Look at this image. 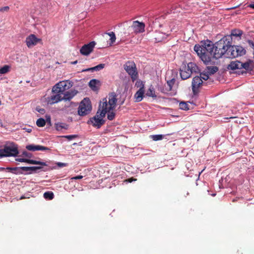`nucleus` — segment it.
Returning a JSON list of instances; mask_svg holds the SVG:
<instances>
[{
	"instance_id": "obj_1",
	"label": "nucleus",
	"mask_w": 254,
	"mask_h": 254,
	"mask_svg": "<svg viewBox=\"0 0 254 254\" xmlns=\"http://www.w3.org/2000/svg\"><path fill=\"white\" fill-rule=\"evenodd\" d=\"M194 50L205 64L211 62V57H213L214 44L210 41L201 42L200 44L195 45Z\"/></svg>"
},
{
	"instance_id": "obj_2",
	"label": "nucleus",
	"mask_w": 254,
	"mask_h": 254,
	"mask_svg": "<svg viewBox=\"0 0 254 254\" xmlns=\"http://www.w3.org/2000/svg\"><path fill=\"white\" fill-rule=\"evenodd\" d=\"M107 111V100L106 98H104L102 102H101L99 104V110L96 115L91 119L88 122L97 128H100L105 123L103 118L105 116Z\"/></svg>"
},
{
	"instance_id": "obj_3",
	"label": "nucleus",
	"mask_w": 254,
	"mask_h": 254,
	"mask_svg": "<svg viewBox=\"0 0 254 254\" xmlns=\"http://www.w3.org/2000/svg\"><path fill=\"white\" fill-rule=\"evenodd\" d=\"M232 40L229 36H226L216 42L214 44V52L213 58L217 59L226 54L228 48L230 46V41Z\"/></svg>"
},
{
	"instance_id": "obj_4",
	"label": "nucleus",
	"mask_w": 254,
	"mask_h": 254,
	"mask_svg": "<svg viewBox=\"0 0 254 254\" xmlns=\"http://www.w3.org/2000/svg\"><path fill=\"white\" fill-rule=\"evenodd\" d=\"M252 62L251 61H248L244 63L239 61H234L230 62L228 65L227 68L229 70H235L237 69H245L247 70L251 69V64Z\"/></svg>"
},
{
	"instance_id": "obj_5",
	"label": "nucleus",
	"mask_w": 254,
	"mask_h": 254,
	"mask_svg": "<svg viewBox=\"0 0 254 254\" xmlns=\"http://www.w3.org/2000/svg\"><path fill=\"white\" fill-rule=\"evenodd\" d=\"M72 86V83L68 80L60 81L53 87L52 91L54 93H61L62 94L68 90Z\"/></svg>"
},
{
	"instance_id": "obj_6",
	"label": "nucleus",
	"mask_w": 254,
	"mask_h": 254,
	"mask_svg": "<svg viewBox=\"0 0 254 254\" xmlns=\"http://www.w3.org/2000/svg\"><path fill=\"white\" fill-rule=\"evenodd\" d=\"M124 69L130 76L133 81L135 80L137 78V71L136 65L133 62L128 61L124 65Z\"/></svg>"
},
{
	"instance_id": "obj_7",
	"label": "nucleus",
	"mask_w": 254,
	"mask_h": 254,
	"mask_svg": "<svg viewBox=\"0 0 254 254\" xmlns=\"http://www.w3.org/2000/svg\"><path fill=\"white\" fill-rule=\"evenodd\" d=\"M91 110V105L89 99L88 98H84L80 104L78 113L80 116H85L88 114Z\"/></svg>"
},
{
	"instance_id": "obj_8",
	"label": "nucleus",
	"mask_w": 254,
	"mask_h": 254,
	"mask_svg": "<svg viewBox=\"0 0 254 254\" xmlns=\"http://www.w3.org/2000/svg\"><path fill=\"white\" fill-rule=\"evenodd\" d=\"M18 153L17 147L13 145L5 146L4 148L0 149V157L5 156H15Z\"/></svg>"
},
{
	"instance_id": "obj_9",
	"label": "nucleus",
	"mask_w": 254,
	"mask_h": 254,
	"mask_svg": "<svg viewBox=\"0 0 254 254\" xmlns=\"http://www.w3.org/2000/svg\"><path fill=\"white\" fill-rule=\"evenodd\" d=\"M95 44L96 43L94 41H92L87 44L84 45L80 49V51L81 54L85 56L88 55L92 52Z\"/></svg>"
},
{
	"instance_id": "obj_10",
	"label": "nucleus",
	"mask_w": 254,
	"mask_h": 254,
	"mask_svg": "<svg viewBox=\"0 0 254 254\" xmlns=\"http://www.w3.org/2000/svg\"><path fill=\"white\" fill-rule=\"evenodd\" d=\"M203 81L199 76H195L192 79L191 86L192 90L195 94L198 92L199 88L202 85Z\"/></svg>"
},
{
	"instance_id": "obj_11",
	"label": "nucleus",
	"mask_w": 254,
	"mask_h": 254,
	"mask_svg": "<svg viewBox=\"0 0 254 254\" xmlns=\"http://www.w3.org/2000/svg\"><path fill=\"white\" fill-rule=\"evenodd\" d=\"M41 40L34 34H30L26 39V43L28 48H32L36 45Z\"/></svg>"
},
{
	"instance_id": "obj_12",
	"label": "nucleus",
	"mask_w": 254,
	"mask_h": 254,
	"mask_svg": "<svg viewBox=\"0 0 254 254\" xmlns=\"http://www.w3.org/2000/svg\"><path fill=\"white\" fill-rule=\"evenodd\" d=\"M131 27L134 32L141 33L144 31L145 24L143 22L135 21L133 22Z\"/></svg>"
},
{
	"instance_id": "obj_13",
	"label": "nucleus",
	"mask_w": 254,
	"mask_h": 254,
	"mask_svg": "<svg viewBox=\"0 0 254 254\" xmlns=\"http://www.w3.org/2000/svg\"><path fill=\"white\" fill-rule=\"evenodd\" d=\"M117 101L116 95L115 93L113 92L109 95V101L108 105V109L109 110H113L115 109Z\"/></svg>"
},
{
	"instance_id": "obj_14",
	"label": "nucleus",
	"mask_w": 254,
	"mask_h": 254,
	"mask_svg": "<svg viewBox=\"0 0 254 254\" xmlns=\"http://www.w3.org/2000/svg\"><path fill=\"white\" fill-rule=\"evenodd\" d=\"M26 148L27 150L32 151H49L50 149L48 147L40 145L30 144L27 145Z\"/></svg>"
},
{
	"instance_id": "obj_15",
	"label": "nucleus",
	"mask_w": 254,
	"mask_h": 254,
	"mask_svg": "<svg viewBox=\"0 0 254 254\" xmlns=\"http://www.w3.org/2000/svg\"><path fill=\"white\" fill-rule=\"evenodd\" d=\"M231 40L230 41V46H229L228 50L226 54V57L229 58H234L238 57V53H237L235 46L231 45Z\"/></svg>"
},
{
	"instance_id": "obj_16",
	"label": "nucleus",
	"mask_w": 254,
	"mask_h": 254,
	"mask_svg": "<svg viewBox=\"0 0 254 254\" xmlns=\"http://www.w3.org/2000/svg\"><path fill=\"white\" fill-rule=\"evenodd\" d=\"M144 94V84L141 82L140 83V87L139 90L136 92L134 95V98L135 102H138L141 101L142 99Z\"/></svg>"
},
{
	"instance_id": "obj_17",
	"label": "nucleus",
	"mask_w": 254,
	"mask_h": 254,
	"mask_svg": "<svg viewBox=\"0 0 254 254\" xmlns=\"http://www.w3.org/2000/svg\"><path fill=\"white\" fill-rule=\"evenodd\" d=\"M77 91L75 90H71L68 91H65L62 93V97L63 100H70L76 94Z\"/></svg>"
},
{
	"instance_id": "obj_18",
	"label": "nucleus",
	"mask_w": 254,
	"mask_h": 254,
	"mask_svg": "<svg viewBox=\"0 0 254 254\" xmlns=\"http://www.w3.org/2000/svg\"><path fill=\"white\" fill-rule=\"evenodd\" d=\"M180 73L181 78L183 80L190 78L191 76V71H190L187 68V66H184L180 69Z\"/></svg>"
},
{
	"instance_id": "obj_19",
	"label": "nucleus",
	"mask_w": 254,
	"mask_h": 254,
	"mask_svg": "<svg viewBox=\"0 0 254 254\" xmlns=\"http://www.w3.org/2000/svg\"><path fill=\"white\" fill-rule=\"evenodd\" d=\"M56 94L52 95L49 100V102L51 104H55L63 100L62 94L61 93H55Z\"/></svg>"
},
{
	"instance_id": "obj_20",
	"label": "nucleus",
	"mask_w": 254,
	"mask_h": 254,
	"mask_svg": "<svg viewBox=\"0 0 254 254\" xmlns=\"http://www.w3.org/2000/svg\"><path fill=\"white\" fill-rule=\"evenodd\" d=\"M23 167H14V168H10V167H7L6 168H0V171H3L5 169L7 170L8 172H11L15 174H21L23 173V170L22 169Z\"/></svg>"
},
{
	"instance_id": "obj_21",
	"label": "nucleus",
	"mask_w": 254,
	"mask_h": 254,
	"mask_svg": "<svg viewBox=\"0 0 254 254\" xmlns=\"http://www.w3.org/2000/svg\"><path fill=\"white\" fill-rule=\"evenodd\" d=\"M187 68L190 71H191V74L193 73H197L200 71L198 66L193 63H189L187 65Z\"/></svg>"
},
{
	"instance_id": "obj_22",
	"label": "nucleus",
	"mask_w": 254,
	"mask_h": 254,
	"mask_svg": "<svg viewBox=\"0 0 254 254\" xmlns=\"http://www.w3.org/2000/svg\"><path fill=\"white\" fill-rule=\"evenodd\" d=\"M99 80L93 79L91 80L89 82V86L92 90H96L97 89V85L99 84Z\"/></svg>"
},
{
	"instance_id": "obj_23",
	"label": "nucleus",
	"mask_w": 254,
	"mask_h": 254,
	"mask_svg": "<svg viewBox=\"0 0 254 254\" xmlns=\"http://www.w3.org/2000/svg\"><path fill=\"white\" fill-rule=\"evenodd\" d=\"M55 127L57 130L61 131L63 129H67L68 126L65 123H57L55 124Z\"/></svg>"
},
{
	"instance_id": "obj_24",
	"label": "nucleus",
	"mask_w": 254,
	"mask_h": 254,
	"mask_svg": "<svg viewBox=\"0 0 254 254\" xmlns=\"http://www.w3.org/2000/svg\"><path fill=\"white\" fill-rule=\"evenodd\" d=\"M105 67V64H101L94 67L89 68L88 69L84 70L83 71H99Z\"/></svg>"
},
{
	"instance_id": "obj_25",
	"label": "nucleus",
	"mask_w": 254,
	"mask_h": 254,
	"mask_svg": "<svg viewBox=\"0 0 254 254\" xmlns=\"http://www.w3.org/2000/svg\"><path fill=\"white\" fill-rule=\"evenodd\" d=\"M235 47L236 49L237 53H238V57L244 55L246 54V51L243 47L239 46H235Z\"/></svg>"
},
{
	"instance_id": "obj_26",
	"label": "nucleus",
	"mask_w": 254,
	"mask_h": 254,
	"mask_svg": "<svg viewBox=\"0 0 254 254\" xmlns=\"http://www.w3.org/2000/svg\"><path fill=\"white\" fill-rule=\"evenodd\" d=\"M218 70V68L217 66H207L206 72L209 74V75H211L216 72Z\"/></svg>"
},
{
	"instance_id": "obj_27",
	"label": "nucleus",
	"mask_w": 254,
	"mask_h": 254,
	"mask_svg": "<svg viewBox=\"0 0 254 254\" xmlns=\"http://www.w3.org/2000/svg\"><path fill=\"white\" fill-rule=\"evenodd\" d=\"M41 167L34 166V167H23L22 169L24 171H31L32 172H35L37 170L41 169Z\"/></svg>"
},
{
	"instance_id": "obj_28",
	"label": "nucleus",
	"mask_w": 254,
	"mask_h": 254,
	"mask_svg": "<svg viewBox=\"0 0 254 254\" xmlns=\"http://www.w3.org/2000/svg\"><path fill=\"white\" fill-rule=\"evenodd\" d=\"M26 163H27L28 164H39V165H41L42 166H47V164L45 162L37 161L28 159H27Z\"/></svg>"
},
{
	"instance_id": "obj_29",
	"label": "nucleus",
	"mask_w": 254,
	"mask_h": 254,
	"mask_svg": "<svg viewBox=\"0 0 254 254\" xmlns=\"http://www.w3.org/2000/svg\"><path fill=\"white\" fill-rule=\"evenodd\" d=\"M163 38V34L160 32H156L154 35L155 41L156 42H161Z\"/></svg>"
},
{
	"instance_id": "obj_30",
	"label": "nucleus",
	"mask_w": 254,
	"mask_h": 254,
	"mask_svg": "<svg viewBox=\"0 0 254 254\" xmlns=\"http://www.w3.org/2000/svg\"><path fill=\"white\" fill-rule=\"evenodd\" d=\"M107 108H108V105L107 104ZM111 110H109V109H108V111L107 113V118L108 120L112 121L113 120L115 116V113L113 111H111Z\"/></svg>"
},
{
	"instance_id": "obj_31",
	"label": "nucleus",
	"mask_w": 254,
	"mask_h": 254,
	"mask_svg": "<svg viewBox=\"0 0 254 254\" xmlns=\"http://www.w3.org/2000/svg\"><path fill=\"white\" fill-rule=\"evenodd\" d=\"M146 95L149 97H156V96L155 94V90L153 87H150L147 91L146 93Z\"/></svg>"
},
{
	"instance_id": "obj_32",
	"label": "nucleus",
	"mask_w": 254,
	"mask_h": 254,
	"mask_svg": "<svg viewBox=\"0 0 254 254\" xmlns=\"http://www.w3.org/2000/svg\"><path fill=\"white\" fill-rule=\"evenodd\" d=\"M242 31L239 29H234L232 30L231 35L235 37H240L242 35Z\"/></svg>"
},
{
	"instance_id": "obj_33",
	"label": "nucleus",
	"mask_w": 254,
	"mask_h": 254,
	"mask_svg": "<svg viewBox=\"0 0 254 254\" xmlns=\"http://www.w3.org/2000/svg\"><path fill=\"white\" fill-rule=\"evenodd\" d=\"M45 124L46 121L43 118H39L36 121V125L39 127H43Z\"/></svg>"
},
{
	"instance_id": "obj_34",
	"label": "nucleus",
	"mask_w": 254,
	"mask_h": 254,
	"mask_svg": "<svg viewBox=\"0 0 254 254\" xmlns=\"http://www.w3.org/2000/svg\"><path fill=\"white\" fill-rule=\"evenodd\" d=\"M44 197L46 199L51 200L54 198V193L51 191H47L44 193Z\"/></svg>"
},
{
	"instance_id": "obj_35",
	"label": "nucleus",
	"mask_w": 254,
	"mask_h": 254,
	"mask_svg": "<svg viewBox=\"0 0 254 254\" xmlns=\"http://www.w3.org/2000/svg\"><path fill=\"white\" fill-rule=\"evenodd\" d=\"M9 66L5 65L2 67L0 68V74H5L8 72L9 69Z\"/></svg>"
},
{
	"instance_id": "obj_36",
	"label": "nucleus",
	"mask_w": 254,
	"mask_h": 254,
	"mask_svg": "<svg viewBox=\"0 0 254 254\" xmlns=\"http://www.w3.org/2000/svg\"><path fill=\"white\" fill-rule=\"evenodd\" d=\"M150 137L154 141L162 140L163 138V135L162 134L152 135Z\"/></svg>"
},
{
	"instance_id": "obj_37",
	"label": "nucleus",
	"mask_w": 254,
	"mask_h": 254,
	"mask_svg": "<svg viewBox=\"0 0 254 254\" xmlns=\"http://www.w3.org/2000/svg\"><path fill=\"white\" fill-rule=\"evenodd\" d=\"M202 80H207L209 78V74L206 71H203L200 73L199 76Z\"/></svg>"
},
{
	"instance_id": "obj_38",
	"label": "nucleus",
	"mask_w": 254,
	"mask_h": 254,
	"mask_svg": "<svg viewBox=\"0 0 254 254\" xmlns=\"http://www.w3.org/2000/svg\"><path fill=\"white\" fill-rule=\"evenodd\" d=\"M179 108L182 110H189L188 104L185 102H182L179 104Z\"/></svg>"
},
{
	"instance_id": "obj_39",
	"label": "nucleus",
	"mask_w": 254,
	"mask_h": 254,
	"mask_svg": "<svg viewBox=\"0 0 254 254\" xmlns=\"http://www.w3.org/2000/svg\"><path fill=\"white\" fill-rule=\"evenodd\" d=\"M107 34L110 37L111 45L113 44L115 42L116 39L115 33L113 32H111L107 33Z\"/></svg>"
},
{
	"instance_id": "obj_40",
	"label": "nucleus",
	"mask_w": 254,
	"mask_h": 254,
	"mask_svg": "<svg viewBox=\"0 0 254 254\" xmlns=\"http://www.w3.org/2000/svg\"><path fill=\"white\" fill-rule=\"evenodd\" d=\"M64 137L67 138V139L70 140H72L77 137L76 135H65L64 136Z\"/></svg>"
},
{
	"instance_id": "obj_41",
	"label": "nucleus",
	"mask_w": 254,
	"mask_h": 254,
	"mask_svg": "<svg viewBox=\"0 0 254 254\" xmlns=\"http://www.w3.org/2000/svg\"><path fill=\"white\" fill-rule=\"evenodd\" d=\"M174 83H175V79H174L167 81V84L169 86V87L170 89L172 88V86L174 84Z\"/></svg>"
},
{
	"instance_id": "obj_42",
	"label": "nucleus",
	"mask_w": 254,
	"mask_h": 254,
	"mask_svg": "<svg viewBox=\"0 0 254 254\" xmlns=\"http://www.w3.org/2000/svg\"><path fill=\"white\" fill-rule=\"evenodd\" d=\"M56 164L60 168L65 167V166H67V164L66 163H62V162H57L56 163Z\"/></svg>"
},
{
	"instance_id": "obj_43",
	"label": "nucleus",
	"mask_w": 254,
	"mask_h": 254,
	"mask_svg": "<svg viewBox=\"0 0 254 254\" xmlns=\"http://www.w3.org/2000/svg\"><path fill=\"white\" fill-rule=\"evenodd\" d=\"M9 9V6H6L0 8V12L8 11Z\"/></svg>"
},
{
	"instance_id": "obj_44",
	"label": "nucleus",
	"mask_w": 254,
	"mask_h": 254,
	"mask_svg": "<svg viewBox=\"0 0 254 254\" xmlns=\"http://www.w3.org/2000/svg\"><path fill=\"white\" fill-rule=\"evenodd\" d=\"M16 161L20 162H26V163L27 159L19 158H16Z\"/></svg>"
},
{
	"instance_id": "obj_45",
	"label": "nucleus",
	"mask_w": 254,
	"mask_h": 254,
	"mask_svg": "<svg viewBox=\"0 0 254 254\" xmlns=\"http://www.w3.org/2000/svg\"><path fill=\"white\" fill-rule=\"evenodd\" d=\"M83 178V176L79 175L75 177H74L71 178L72 180H78V179H81Z\"/></svg>"
},
{
	"instance_id": "obj_46",
	"label": "nucleus",
	"mask_w": 254,
	"mask_h": 254,
	"mask_svg": "<svg viewBox=\"0 0 254 254\" xmlns=\"http://www.w3.org/2000/svg\"><path fill=\"white\" fill-rule=\"evenodd\" d=\"M23 154L24 156H26L27 157H31L30 154L29 153L27 152H23Z\"/></svg>"
},
{
	"instance_id": "obj_47",
	"label": "nucleus",
	"mask_w": 254,
	"mask_h": 254,
	"mask_svg": "<svg viewBox=\"0 0 254 254\" xmlns=\"http://www.w3.org/2000/svg\"><path fill=\"white\" fill-rule=\"evenodd\" d=\"M249 43L250 46L252 48L254 49V43L251 41H249Z\"/></svg>"
},
{
	"instance_id": "obj_48",
	"label": "nucleus",
	"mask_w": 254,
	"mask_h": 254,
	"mask_svg": "<svg viewBox=\"0 0 254 254\" xmlns=\"http://www.w3.org/2000/svg\"><path fill=\"white\" fill-rule=\"evenodd\" d=\"M249 7L252 8H253L254 9V3H251V4H250L249 5H248Z\"/></svg>"
},
{
	"instance_id": "obj_49",
	"label": "nucleus",
	"mask_w": 254,
	"mask_h": 254,
	"mask_svg": "<svg viewBox=\"0 0 254 254\" xmlns=\"http://www.w3.org/2000/svg\"><path fill=\"white\" fill-rule=\"evenodd\" d=\"M26 131H27L28 132H31L32 129H31V128H29V129H27L26 130Z\"/></svg>"
},
{
	"instance_id": "obj_50",
	"label": "nucleus",
	"mask_w": 254,
	"mask_h": 254,
	"mask_svg": "<svg viewBox=\"0 0 254 254\" xmlns=\"http://www.w3.org/2000/svg\"><path fill=\"white\" fill-rule=\"evenodd\" d=\"M77 63V61H75L72 63V64H75Z\"/></svg>"
},
{
	"instance_id": "obj_51",
	"label": "nucleus",
	"mask_w": 254,
	"mask_h": 254,
	"mask_svg": "<svg viewBox=\"0 0 254 254\" xmlns=\"http://www.w3.org/2000/svg\"><path fill=\"white\" fill-rule=\"evenodd\" d=\"M38 111L39 112L42 113L44 111V109H40V110H38Z\"/></svg>"
},
{
	"instance_id": "obj_52",
	"label": "nucleus",
	"mask_w": 254,
	"mask_h": 254,
	"mask_svg": "<svg viewBox=\"0 0 254 254\" xmlns=\"http://www.w3.org/2000/svg\"><path fill=\"white\" fill-rule=\"evenodd\" d=\"M47 121H49V122H50V118L49 117V118H47Z\"/></svg>"
},
{
	"instance_id": "obj_53",
	"label": "nucleus",
	"mask_w": 254,
	"mask_h": 254,
	"mask_svg": "<svg viewBox=\"0 0 254 254\" xmlns=\"http://www.w3.org/2000/svg\"><path fill=\"white\" fill-rule=\"evenodd\" d=\"M0 126H2V121L0 120Z\"/></svg>"
},
{
	"instance_id": "obj_54",
	"label": "nucleus",
	"mask_w": 254,
	"mask_h": 254,
	"mask_svg": "<svg viewBox=\"0 0 254 254\" xmlns=\"http://www.w3.org/2000/svg\"><path fill=\"white\" fill-rule=\"evenodd\" d=\"M25 198V197H24V196H21V198H20V199H23V198Z\"/></svg>"
},
{
	"instance_id": "obj_55",
	"label": "nucleus",
	"mask_w": 254,
	"mask_h": 254,
	"mask_svg": "<svg viewBox=\"0 0 254 254\" xmlns=\"http://www.w3.org/2000/svg\"><path fill=\"white\" fill-rule=\"evenodd\" d=\"M1 104V101H0V105Z\"/></svg>"
}]
</instances>
